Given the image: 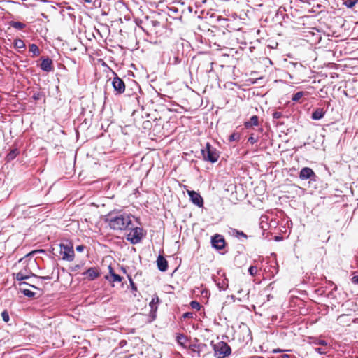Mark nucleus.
Returning a JSON list of instances; mask_svg holds the SVG:
<instances>
[{
  "label": "nucleus",
  "instance_id": "18",
  "mask_svg": "<svg viewBox=\"0 0 358 358\" xmlns=\"http://www.w3.org/2000/svg\"><path fill=\"white\" fill-rule=\"evenodd\" d=\"M259 124V117L257 115H252L249 120L244 122V127L246 129H250L253 126Z\"/></svg>",
  "mask_w": 358,
  "mask_h": 358
},
{
  "label": "nucleus",
  "instance_id": "27",
  "mask_svg": "<svg viewBox=\"0 0 358 358\" xmlns=\"http://www.w3.org/2000/svg\"><path fill=\"white\" fill-rule=\"evenodd\" d=\"M358 2V0H343V4L348 8H352Z\"/></svg>",
  "mask_w": 358,
  "mask_h": 358
},
{
  "label": "nucleus",
  "instance_id": "31",
  "mask_svg": "<svg viewBox=\"0 0 358 358\" xmlns=\"http://www.w3.org/2000/svg\"><path fill=\"white\" fill-rule=\"evenodd\" d=\"M23 274L27 275V278H29L30 277H36V275L31 273V271L27 268L24 267L23 269L20 271Z\"/></svg>",
  "mask_w": 358,
  "mask_h": 358
},
{
  "label": "nucleus",
  "instance_id": "2",
  "mask_svg": "<svg viewBox=\"0 0 358 358\" xmlns=\"http://www.w3.org/2000/svg\"><path fill=\"white\" fill-rule=\"evenodd\" d=\"M201 152L204 161L213 164L217 162L220 157V152L209 142H207L205 147L201 148Z\"/></svg>",
  "mask_w": 358,
  "mask_h": 358
},
{
  "label": "nucleus",
  "instance_id": "12",
  "mask_svg": "<svg viewBox=\"0 0 358 358\" xmlns=\"http://www.w3.org/2000/svg\"><path fill=\"white\" fill-rule=\"evenodd\" d=\"M40 69L45 72L53 71L52 60L49 57L41 58Z\"/></svg>",
  "mask_w": 358,
  "mask_h": 358
},
{
  "label": "nucleus",
  "instance_id": "44",
  "mask_svg": "<svg viewBox=\"0 0 358 358\" xmlns=\"http://www.w3.org/2000/svg\"><path fill=\"white\" fill-rule=\"evenodd\" d=\"M85 248V247L83 245H79L76 246V251L81 252L84 250Z\"/></svg>",
  "mask_w": 358,
  "mask_h": 358
},
{
  "label": "nucleus",
  "instance_id": "37",
  "mask_svg": "<svg viewBox=\"0 0 358 358\" xmlns=\"http://www.w3.org/2000/svg\"><path fill=\"white\" fill-rule=\"evenodd\" d=\"M313 343L316 345H327V342L325 340L319 339V338H315L313 341Z\"/></svg>",
  "mask_w": 358,
  "mask_h": 358
},
{
  "label": "nucleus",
  "instance_id": "56",
  "mask_svg": "<svg viewBox=\"0 0 358 358\" xmlns=\"http://www.w3.org/2000/svg\"><path fill=\"white\" fill-rule=\"evenodd\" d=\"M275 239L278 241V240L281 239V238H280V237L277 236Z\"/></svg>",
  "mask_w": 358,
  "mask_h": 358
},
{
  "label": "nucleus",
  "instance_id": "23",
  "mask_svg": "<svg viewBox=\"0 0 358 358\" xmlns=\"http://www.w3.org/2000/svg\"><path fill=\"white\" fill-rule=\"evenodd\" d=\"M182 61V58L180 57L179 53L176 54L173 58L169 59V64L173 65H178Z\"/></svg>",
  "mask_w": 358,
  "mask_h": 358
},
{
  "label": "nucleus",
  "instance_id": "42",
  "mask_svg": "<svg viewBox=\"0 0 358 358\" xmlns=\"http://www.w3.org/2000/svg\"><path fill=\"white\" fill-rule=\"evenodd\" d=\"M315 350L316 352H317L320 355H325L327 353V351L325 350V349H324L322 348H316L315 349Z\"/></svg>",
  "mask_w": 358,
  "mask_h": 358
},
{
  "label": "nucleus",
  "instance_id": "4",
  "mask_svg": "<svg viewBox=\"0 0 358 358\" xmlns=\"http://www.w3.org/2000/svg\"><path fill=\"white\" fill-rule=\"evenodd\" d=\"M213 350L217 358H225L231 353V347L224 341H220L213 345Z\"/></svg>",
  "mask_w": 358,
  "mask_h": 358
},
{
  "label": "nucleus",
  "instance_id": "22",
  "mask_svg": "<svg viewBox=\"0 0 358 358\" xmlns=\"http://www.w3.org/2000/svg\"><path fill=\"white\" fill-rule=\"evenodd\" d=\"M189 353L192 355V357L198 358V349L196 348V344H191L189 346Z\"/></svg>",
  "mask_w": 358,
  "mask_h": 358
},
{
  "label": "nucleus",
  "instance_id": "55",
  "mask_svg": "<svg viewBox=\"0 0 358 358\" xmlns=\"http://www.w3.org/2000/svg\"><path fill=\"white\" fill-rule=\"evenodd\" d=\"M42 2H48V0H40Z\"/></svg>",
  "mask_w": 358,
  "mask_h": 358
},
{
  "label": "nucleus",
  "instance_id": "6",
  "mask_svg": "<svg viewBox=\"0 0 358 358\" xmlns=\"http://www.w3.org/2000/svg\"><path fill=\"white\" fill-rule=\"evenodd\" d=\"M114 77L112 80V86L117 94H121L125 91V84L122 79L119 78L115 71H113Z\"/></svg>",
  "mask_w": 358,
  "mask_h": 358
},
{
  "label": "nucleus",
  "instance_id": "28",
  "mask_svg": "<svg viewBox=\"0 0 358 358\" xmlns=\"http://www.w3.org/2000/svg\"><path fill=\"white\" fill-rule=\"evenodd\" d=\"M14 279L17 281H22L24 280H27V275L23 274L22 272L19 271L17 273H14Z\"/></svg>",
  "mask_w": 358,
  "mask_h": 358
},
{
  "label": "nucleus",
  "instance_id": "36",
  "mask_svg": "<svg viewBox=\"0 0 358 358\" xmlns=\"http://www.w3.org/2000/svg\"><path fill=\"white\" fill-rule=\"evenodd\" d=\"M257 268L255 266H250L248 268V273L251 276H255L257 274Z\"/></svg>",
  "mask_w": 358,
  "mask_h": 358
},
{
  "label": "nucleus",
  "instance_id": "57",
  "mask_svg": "<svg viewBox=\"0 0 358 358\" xmlns=\"http://www.w3.org/2000/svg\"><path fill=\"white\" fill-rule=\"evenodd\" d=\"M330 294H332V292H330L329 294H328V296H329Z\"/></svg>",
  "mask_w": 358,
  "mask_h": 358
},
{
  "label": "nucleus",
  "instance_id": "58",
  "mask_svg": "<svg viewBox=\"0 0 358 358\" xmlns=\"http://www.w3.org/2000/svg\"><path fill=\"white\" fill-rule=\"evenodd\" d=\"M257 358H262V357H258Z\"/></svg>",
  "mask_w": 358,
  "mask_h": 358
},
{
  "label": "nucleus",
  "instance_id": "17",
  "mask_svg": "<svg viewBox=\"0 0 358 358\" xmlns=\"http://www.w3.org/2000/svg\"><path fill=\"white\" fill-rule=\"evenodd\" d=\"M196 348L198 349V358L209 353L208 346L206 343H198Z\"/></svg>",
  "mask_w": 358,
  "mask_h": 358
},
{
  "label": "nucleus",
  "instance_id": "46",
  "mask_svg": "<svg viewBox=\"0 0 358 358\" xmlns=\"http://www.w3.org/2000/svg\"><path fill=\"white\" fill-rule=\"evenodd\" d=\"M36 278H40V279H42V280H51L52 278V276H50V275H47V276H38V275H36Z\"/></svg>",
  "mask_w": 358,
  "mask_h": 358
},
{
  "label": "nucleus",
  "instance_id": "48",
  "mask_svg": "<svg viewBox=\"0 0 358 358\" xmlns=\"http://www.w3.org/2000/svg\"><path fill=\"white\" fill-rule=\"evenodd\" d=\"M20 286L22 285H29V286H31V287H33L34 289H38L36 286L34 285H31L26 282H20Z\"/></svg>",
  "mask_w": 358,
  "mask_h": 358
},
{
  "label": "nucleus",
  "instance_id": "16",
  "mask_svg": "<svg viewBox=\"0 0 358 358\" xmlns=\"http://www.w3.org/2000/svg\"><path fill=\"white\" fill-rule=\"evenodd\" d=\"M229 234L241 241H242L243 238L246 239L248 238V236L243 231L233 228H230Z\"/></svg>",
  "mask_w": 358,
  "mask_h": 358
},
{
  "label": "nucleus",
  "instance_id": "38",
  "mask_svg": "<svg viewBox=\"0 0 358 358\" xmlns=\"http://www.w3.org/2000/svg\"><path fill=\"white\" fill-rule=\"evenodd\" d=\"M43 96V93L41 92H36L32 95V99L35 101H38Z\"/></svg>",
  "mask_w": 358,
  "mask_h": 358
},
{
  "label": "nucleus",
  "instance_id": "5",
  "mask_svg": "<svg viewBox=\"0 0 358 358\" xmlns=\"http://www.w3.org/2000/svg\"><path fill=\"white\" fill-rule=\"evenodd\" d=\"M60 255L62 256V259L72 262L74 259V250L73 244L71 242L66 243H60Z\"/></svg>",
  "mask_w": 358,
  "mask_h": 358
},
{
  "label": "nucleus",
  "instance_id": "39",
  "mask_svg": "<svg viewBox=\"0 0 358 358\" xmlns=\"http://www.w3.org/2000/svg\"><path fill=\"white\" fill-rule=\"evenodd\" d=\"M258 141V137H255L254 134H251L248 139V142L253 145Z\"/></svg>",
  "mask_w": 358,
  "mask_h": 358
},
{
  "label": "nucleus",
  "instance_id": "15",
  "mask_svg": "<svg viewBox=\"0 0 358 358\" xmlns=\"http://www.w3.org/2000/svg\"><path fill=\"white\" fill-rule=\"evenodd\" d=\"M325 115V111L322 108H315L311 113V118L314 120H321Z\"/></svg>",
  "mask_w": 358,
  "mask_h": 358
},
{
  "label": "nucleus",
  "instance_id": "25",
  "mask_svg": "<svg viewBox=\"0 0 358 358\" xmlns=\"http://www.w3.org/2000/svg\"><path fill=\"white\" fill-rule=\"evenodd\" d=\"M14 47L16 49H23L25 48V43L22 39L17 38L14 41Z\"/></svg>",
  "mask_w": 358,
  "mask_h": 358
},
{
  "label": "nucleus",
  "instance_id": "51",
  "mask_svg": "<svg viewBox=\"0 0 358 358\" xmlns=\"http://www.w3.org/2000/svg\"><path fill=\"white\" fill-rule=\"evenodd\" d=\"M283 351H284V350H281V349H279V348L274 349V350H273V352L274 353L282 352H283Z\"/></svg>",
  "mask_w": 358,
  "mask_h": 358
},
{
  "label": "nucleus",
  "instance_id": "52",
  "mask_svg": "<svg viewBox=\"0 0 358 358\" xmlns=\"http://www.w3.org/2000/svg\"><path fill=\"white\" fill-rule=\"evenodd\" d=\"M281 358H290L289 355L283 354L280 356Z\"/></svg>",
  "mask_w": 358,
  "mask_h": 358
},
{
  "label": "nucleus",
  "instance_id": "29",
  "mask_svg": "<svg viewBox=\"0 0 358 358\" xmlns=\"http://www.w3.org/2000/svg\"><path fill=\"white\" fill-rule=\"evenodd\" d=\"M17 154H18L17 150V149H13L7 155L6 159L8 161L13 160V159H14L16 157Z\"/></svg>",
  "mask_w": 358,
  "mask_h": 358
},
{
  "label": "nucleus",
  "instance_id": "26",
  "mask_svg": "<svg viewBox=\"0 0 358 358\" xmlns=\"http://www.w3.org/2000/svg\"><path fill=\"white\" fill-rule=\"evenodd\" d=\"M306 93V92H303V91H299V92H296L295 94H294L292 95V101H293L294 102L299 101L304 96V94Z\"/></svg>",
  "mask_w": 358,
  "mask_h": 358
},
{
  "label": "nucleus",
  "instance_id": "8",
  "mask_svg": "<svg viewBox=\"0 0 358 358\" xmlns=\"http://www.w3.org/2000/svg\"><path fill=\"white\" fill-rule=\"evenodd\" d=\"M299 178L301 180H310L312 181H316L317 176L313 170L309 167H303L299 172Z\"/></svg>",
  "mask_w": 358,
  "mask_h": 358
},
{
  "label": "nucleus",
  "instance_id": "49",
  "mask_svg": "<svg viewBox=\"0 0 358 358\" xmlns=\"http://www.w3.org/2000/svg\"><path fill=\"white\" fill-rule=\"evenodd\" d=\"M80 265L77 264L73 268H71V271H76L78 269H80Z\"/></svg>",
  "mask_w": 358,
  "mask_h": 358
},
{
  "label": "nucleus",
  "instance_id": "3",
  "mask_svg": "<svg viewBox=\"0 0 358 358\" xmlns=\"http://www.w3.org/2000/svg\"><path fill=\"white\" fill-rule=\"evenodd\" d=\"M146 234L147 232L143 228L135 227L127 235V240L131 244L136 245L139 243Z\"/></svg>",
  "mask_w": 358,
  "mask_h": 358
},
{
  "label": "nucleus",
  "instance_id": "11",
  "mask_svg": "<svg viewBox=\"0 0 358 358\" xmlns=\"http://www.w3.org/2000/svg\"><path fill=\"white\" fill-rule=\"evenodd\" d=\"M159 303V299L157 294H154L152 297V300L149 303V306L150 307V317L152 320L156 318V313L157 310V304Z\"/></svg>",
  "mask_w": 358,
  "mask_h": 358
},
{
  "label": "nucleus",
  "instance_id": "21",
  "mask_svg": "<svg viewBox=\"0 0 358 358\" xmlns=\"http://www.w3.org/2000/svg\"><path fill=\"white\" fill-rule=\"evenodd\" d=\"M29 52L32 53V57H36L40 55V50L34 43L29 45Z\"/></svg>",
  "mask_w": 358,
  "mask_h": 358
},
{
  "label": "nucleus",
  "instance_id": "1",
  "mask_svg": "<svg viewBox=\"0 0 358 358\" xmlns=\"http://www.w3.org/2000/svg\"><path fill=\"white\" fill-rule=\"evenodd\" d=\"M103 221L107 223L113 230H125L131 224L130 215L122 211H110L103 217Z\"/></svg>",
  "mask_w": 358,
  "mask_h": 358
},
{
  "label": "nucleus",
  "instance_id": "33",
  "mask_svg": "<svg viewBox=\"0 0 358 358\" xmlns=\"http://www.w3.org/2000/svg\"><path fill=\"white\" fill-rule=\"evenodd\" d=\"M1 317H2V320L5 322H8L10 321V316H9V313L8 312L7 310H4L2 313H1Z\"/></svg>",
  "mask_w": 358,
  "mask_h": 358
},
{
  "label": "nucleus",
  "instance_id": "41",
  "mask_svg": "<svg viewBox=\"0 0 358 358\" xmlns=\"http://www.w3.org/2000/svg\"><path fill=\"white\" fill-rule=\"evenodd\" d=\"M282 117V113H281V112L275 111V112L273 113V119L278 120V119H280Z\"/></svg>",
  "mask_w": 358,
  "mask_h": 358
},
{
  "label": "nucleus",
  "instance_id": "40",
  "mask_svg": "<svg viewBox=\"0 0 358 358\" xmlns=\"http://www.w3.org/2000/svg\"><path fill=\"white\" fill-rule=\"evenodd\" d=\"M129 284H130V286H131V290L133 292H136L137 291V287L136 285H135V283L134 282L133 280L131 279V277H129Z\"/></svg>",
  "mask_w": 358,
  "mask_h": 358
},
{
  "label": "nucleus",
  "instance_id": "53",
  "mask_svg": "<svg viewBox=\"0 0 358 358\" xmlns=\"http://www.w3.org/2000/svg\"><path fill=\"white\" fill-rule=\"evenodd\" d=\"M152 23L155 27L158 26L159 24V22L157 21H152Z\"/></svg>",
  "mask_w": 358,
  "mask_h": 358
},
{
  "label": "nucleus",
  "instance_id": "24",
  "mask_svg": "<svg viewBox=\"0 0 358 358\" xmlns=\"http://www.w3.org/2000/svg\"><path fill=\"white\" fill-rule=\"evenodd\" d=\"M10 25L17 29H22L26 27V24L17 21H11L10 22Z\"/></svg>",
  "mask_w": 358,
  "mask_h": 358
},
{
  "label": "nucleus",
  "instance_id": "19",
  "mask_svg": "<svg viewBox=\"0 0 358 358\" xmlns=\"http://www.w3.org/2000/svg\"><path fill=\"white\" fill-rule=\"evenodd\" d=\"M214 281L220 290H225L228 287V280L226 278L214 279Z\"/></svg>",
  "mask_w": 358,
  "mask_h": 358
},
{
  "label": "nucleus",
  "instance_id": "9",
  "mask_svg": "<svg viewBox=\"0 0 358 358\" xmlns=\"http://www.w3.org/2000/svg\"><path fill=\"white\" fill-rule=\"evenodd\" d=\"M187 194L190 201L196 206L201 208L203 206V199L199 193L194 190H187Z\"/></svg>",
  "mask_w": 358,
  "mask_h": 358
},
{
  "label": "nucleus",
  "instance_id": "7",
  "mask_svg": "<svg viewBox=\"0 0 358 358\" xmlns=\"http://www.w3.org/2000/svg\"><path fill=\"white\" fill-rule=\"evenodd\" d=\"M211 245L213 248L217 250H221L226 246V241L224 236L221 234H216L211 236Z\"/></svg>",
  "mask_w": 358,
  "mask_h": 358
},
{
  "label": "nucleus",
  "instance_id": "45",
  "mask_svg": "<svg viewBox=\"0 0 358 358\" xmlns=\"http://www.w3.org/2000/svg\"><path fill=\"white\" fill-rule=\"evenodd\" d=\"M351 281L353 284H358V275H355L351 278Z\"/></svg>",
  "mask_w": 358,
  "mask_h": 358
},
{
  "label": "nucleus",
  "instance_id": "32",
  "mask_svg": "<svg viewBox=\"0 0 358 358\" xmlns=\"http://www.w3.org/2000/svg\"><path fill=\"white\" fill-rule=\"evenodd\" d=\"M240 134L238 133H236V132H234L233 134H231L229 136V141L230 142H232V141H238L239 139H240Z\"/></svg>",
  "mask_w": 358,
  "mask_h": 358
},
{
  "label": "nucleus",
  "instance_id": "13",
  "mask_svg": "<svg viewBox=\"0 0 358 358\" xmlns=\"http://www.w3.org/2000/svg\"><path fill=\"white\" fill-rule=\"evenodd\" d=\"M79 1L90 9L99 7L101 3V0H79Z\"/></svg>",
  "mask_w": 358,
  "mask_h": 358
},
{
  "label": "nucleus",
  "instance_id": "34",
  "mask_svg": "<svg viewBox=\"0 0 358 358\" xmlns=\"http://www.w3.org/2000/svg\"><path fill=\"white\" fill-rule=\"evenodd\" d=\"M177 341L178 343L180 344V345H183L184 342L186 341L187 340V338L185 335L182 334H179L177 337Z\"/></svg>",
  "mask_w": 358,
  "mask_h": 358
},
{
  "label": "nucleus",
  "instance_id": "10",
  "mask_svg": "<svg viewBox=\"0 0 358 358\" xmlns=\"http://www.w3.org/2000/svg\"><path fill=\"white\" fill-rule=\"evenodd\" d=\"M82 275L86 276L89 281H92L100 276L101 271L99 268L90 267L83 272Z\"/></svg>",
  "mask_w": 358,
  "mask_h": 358
},
{
  "label": "nucleus",
  "instance_id": "47",
  "mask_svg": "<svg viewBox=\"0 0 358 358\" xmlns=\"http://www.w3.org/2000/svg\"><path fill=\"white\" fill-rule=\"evenodd\" d=\"M315 292L319 295H323L324 294V290L322 289H317L315 290Z\"/></svg>",
  "mask_w": 358,
  "mask_h": 358
},
{
  "label": "nucleus",
  "instance_id": "54",
  "mask_svg": "<svg viewBox=\"0 0 358 358\" xmlns=\"http://www.w3.org/2000/svg\"><path fill=\"white\" fill-rule=\"evenodd\" d=\"M189 12H192V7H189Z\"/></svg>",
  "mask_w": 358,
  "mask_h": 358
},
{
  "label": "nucleus",
  "instance_id": "35",
  "mask_svg": "<svg viewBox=\"0 0 358 358\" xmlns=\"http://www.w3.org/2000/svg\"><path fill=\"white\" fill-rule=\"evenodd\" d=\"M190 306L192 309H195L197 310H200L201 308V305L197 301H192L190 302Z\"/></svg>",
  "mask_w": 358,
  "mask_h": 358
},
{
  "label": "nucleus",
  "instance_id": "20",
  "mask_svg": "<svg viewBox=\"0 0 358 358\" xmlns=\"http://www.w3.org/2000/svg\"><path fill=\"white\" fill-rule=\"evenodd\" d=\"M108 268H109V273L112 278L113 282H120L122 280V278L114 272L113 268L111 267V266H109Z\"/></svg>",
  "mask_w": 358,
  "mask_h": 358
},
{
  "label": "nucleus",
  "instance_id": "50",
  "mask_svg": "<svg viewBox=\"0 0 358 358\" xmlns=\"http://www.w3.org/2000/svg\"><path fill=\"white\" fill-rule=\"evenodd\" d=\"M127 344V341L125 340H122L120 343L121 347L124 346Z\"/></svg>",
  "mask_w": 358,
  "mask_h": 358
},
{
  "label": "nucleus",
  "instance_id": "43",
  "mask_svg": "<svg viewBox=\"0 0 358 358\" xmlns=\"http://www.w3.org/2000/svg\"><path fill=\"white\" fill-rule=\"evenodd\" d=\"M193 315L194 313H191V312H187V313H185L182 317L183 319H186V318H192L193 317Z\"/></svg>",
  "mask_w": 358,
  "mask_h": 358
},
{
  "label": "nucleus",
  "instance_id": "14",
  "mask_svg": "<svg viewBox=\"0 0 358 358\" xmlns=\"http://www.w3.org/2000/svg\"><path fill=\"white\" fill-rule=\"evenodd\" d=\"M157 266L160 271L164 272L168 269V262L163 256L159 255L157 259Z\"/></svg>",
  "mask_w": 358,
  "mask_h": 358
},
{
  "label": "nucleus",
  "instance_id": "30",
  "mask_svg": "<svg viewBox=\"0 0 358 358\" xmlns=\"http://www.w3.org/2000/svg\"><path fill=\"white\" fill-rule=\"evenodd\" d=\"M21 292L29 298H34L36 295L35 292L27 289H21Z\"/></svg>",
  "mask_w": 358,
  "mask_h": 358
}]
</instances>
